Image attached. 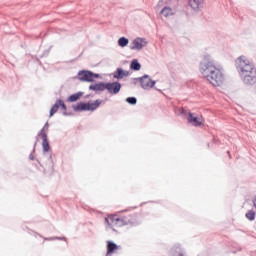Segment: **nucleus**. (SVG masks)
Masks as SVG:
<instances>
[{
    "label": "nucleus",
    "mask_w": 256,
    "mask_h": 256,
    "mask_svg": "<svg viewBox=\"0 0 256 256\" xmlns=\"http://www.w3.org/2000/svg\"><path fill=\"white\" fill-rule=\"evenodd\" d=\"M200 73L213 87H221L225 83V73L223 69L215 65V60L211 55L205 54L199 65Z\"/></svg>",
    "instance_id": "nucleus-1"
},
{
    "label": "nucleus",
    "mask_w": 256,
    "mask_h": 256,
    "mask_svg": "<svg viewBox=\"0 0 256 256\" xmlns=\"http://www.w3.org/2000/svg\"><path fill=\"white\" fill-rule=\"evenodd\" d=\"M177 115H184V117H187L188 123L192 125L193 127H201L203 125V122L205 121L203 119V116L196 115L191 112H187L185 108H178L177 109Z\"/></svg>",
    "instance_id": "nucleus-2"
},
{
    "label": "nucleus",
    "mask_w": 256,
    "mask_h": 256,
    "mask_svg": "<svg viewBox=\"0 0 256 256\" xmlns=\"http://www.w3.org/2000/svg\"><path fill=\"white\" fill-rule=\"evenodd\" d=\"M101 103V100H96L94 103L78 102L77 104L72 105V109L75 113H81V111H95L99 109Z\"/></svg>",
    "instance_id": "nucleus-3"
},
{
    "label": "nucleus",
    "mask_w": 256,
    "mask_h": 256,
    "mask_svg": "<svg viewBox=\"0 0 256 256\" xmlns=\"http://www.w3.org/2000/svg\"><path fill=\"white\" fill-rule=\"evenodd\" d=\"M236 69L241 75L242 73H245V71H248V73H251V71H256L255 66L253 63H251L245 56H240L236 61Z\"/></svg>",
    "instance_id": "nucleus-4"
},
{
    "label": "nucleus",
    "mask_w": 256,
    "mask_h": 256,
    "mask_svg": "<svg viewBox=\"0 0 256 256\" xmlns=\"http://www.w3.org/2000/svg\"><path fill=\"white\" fill-rule=\"evenodd\" d=\"M137 81H139L142 89H153L155 87V84L157 83L155 80L151 79V76L148 74H145L142 77L134 78V85H137Z\"/></svg>",
    "instance_id": "nucleus-5"
},
{
    "label": "nucleus",
    "mask_w": 256,
    "mask_h": 256,
    "mask_svg": "<svg viewBox=\"0 0 256 256\" xmlns=\"http://www.w3.org/2000/svg\"><path fill=\"white\" fill-rule=\"evenodd\" d=\"M241 80L244 85H255L256 83V70L255 71H244L240 74Z\"/></svg>",
    "instance_id": "nucleus-6"
},
{
    "label": "nucleus",
    "mask_w": 256,
    "mask_h": 256,
    "mask_svg": "<svg viewBox=\"0 0 256 256\" xmlns=\"http://www.w3.org/2000/svg\"><path fill=\"white\" fill-rule=\"evenodd\" d=\"M147 40L145 38L137 37L133 40L132 45L130 46V49L132 51H141L143 47H146Z\"/></svg>",
    "instance_id": "nucleus-7"
},
{
    "label": "nucleus",
    "mask_w": 256,
    "mask_h": 256,
    "mask_svg": "<svg viewBox=\"0 0 256 256\" xmlns=\"http://www.w3.org/2000/svg\"><path fill=\"white\" fill-rule=\"evenodd\" d=\"M121 83L119 82H108L106 83V89L111 95H117L121 91Z\"/></svg>",
    "instance_id": "nucleus-8"
},
{
    "label": "nucleus",
    "mask_w": 256,
    "mask_h": 256,
    "mask_svg": "<svg viewBox=\"0 0 256 256\" xmlns=\"http://www.w3.org/2000/svg\"><path fill=\"white\" fill-rule=\"evenodd\" d=\"M78 79L83 83H92L91 71L90 70H80L78 72Z\"/></svg>",
    "instance_id": "nucleus-9"
},
{
    "label": "nucleus",
    "mask_w": 256,
    "mask_h": 256,
    "mask_svg": "<svg viewBox=\"0 0 256 256\" xmlns=\"http://www.w3.org/2000/svg\"><path fill=\"white\" fill-rule=\"evenodd\" d=\"M105 223L107 227H119V216L117 215H108V217L105 218Z\"/></svg>",
    "instance_id": "nucleus-10"
},
{
    "label": "nucleus",
    "mask_w": 256,
    "mask_h": 256,
    "mask_svg": "<svg viewBox=\"0 0 256 256\" xmlns=\"http://www.w3.org/2000/svg\"><path fill=\"white\" fill-rule=\"evenodd\" d=\"M121 246L117 245L115 242L108 240L107 241V253L106 256H112L115 251L119 250Z\"/></svg>",
    "instance_id": "nucleus-11"
},
{
    "label": "nucleus",
    "mask_w": 256,
    "mask_h": 256,
    "mask_svg": "<svg viewBox=\"0 0 256 256\" xmlns=\"http://www.w3.org/2000/svg\"><path fill=\"white\" fill-rule=\"evenodd\" d=\"M188 3L193 11L199 12L203 9V3H205V0H188Z\"/></svg>",
    "instance_id": "nucleus-12"
},
{
    "label": "nucleus",
    "mask_w": 256,
    "mask_h": 256,
    "mask_svg": "<svg viewBox=\"0 0 256 256\" xmlns=\"http://www.w3.org/2000/svg\"><path fill=\"white\" fill-rule=\"evenodd\" d=\"M125 77H129V71L124 70L123 68H117L113 74V78L118 79V81L125 79Z\"/></svg>",
    "instance_id": "nucleus-13"
},
{
    "label": "nucleus",
    "mask_w": 256,
    "mask_h": 256,
    "mask_svg": "<svg viewBox=\"0 0 256 256\" xmlns=\"http://www.w3.org/2000/svg\"><path fill=\"white\" fill-rule=\"evenodd\" d=\"M125 225L135 226L137 223L133 222L132 219L127 216L119 217L118 227H124Z\"/></svg>",
    "instance_id": "nucleus-14"
},
{
    "label": "nucleus",
    "mask_w": 256,
    "mask_h": 256,
    "mask_svg": "<svg viewBox=\"0 0 256 256\" xmlns=\"http://www.w3.org/2000/svg\"><path fill=\"white\" fill-rule=\"evenodd\" d=\"M105 89H107V83L105 82H99L89 86L90 91H105Z\"/></svg>",
    "instance_id": "nucleus-15"
},
{
    "label": "nucleus",
    "mask_w": 256,
    "mask_h": 256,
    "mask_svg": "<svg viewBox=\"0 0 256 256\" xmlns=\"http://www.w3.org/2000/svg\"><path fill=\"white\" fill-rule=\"evenodd\" d=\"M171 256H185V252L181 249L180 245L174 246L170 251Z\"/></svg>",
    "instance_id": "nucleus-16"
},
{
    "label": "nucleus",
    "mask_w": 256,
    "mask_h": 256,
    "mask_svg": "<svg viewBox=\"0 0 256 256\" xmlns=\"http://www.w3.org/2000/svg\"><path fill=\"white\" fill-rule=\"evenodd\" d=\"M60 107H61V99H57L55 104L50 109L49 117H53L54 114L59 111Z\"/></svg>",
    "instance_id": "nucleus-17"
},
{
    "label": "nucleus",
    "mask_w": 256,
    "mask_h": 256,
    "mask_svg": "<svg viewBox=\"0 0 256 256\" xmlns=\"http://www.w3.org/2000/svg\"><path fill=\"white\" fill-rule=\"evenodd\" d=\"M81 97H83V92H77L75 94H71L67 98V102L68 103H75L76 101H79V99H81Z\"/></svg>",
    "instance_id": "nucleus-18"
},
{
    "label": "nucleus",
    "mask_w": 256,
    "mask_h": 256,
    "mask_svg": "<svg viewBox=\"0 0 256 256\" xmlns=\"http://www.w3.org/2000/svg\"><path fill=\"white\" fill-rule=\"evenodd\" d=\"M42 151L43 155H47L51 151V146L49 145V140L47 138L42 139Z\"/></svg>",
    "instance_id": "nucleus-19"
},
{
    "label": "nucleus",
    "mask_w": 256,
    "mask_h": 256,
    "mask_svg": "<svg viewBox=\"0 0 256 256\" xmlns=\"http://www.w3.org/2000/svg\"><path fill=\"white\" fill-rule=\"evenodd\" d=\"M130 69L131 71H141V63H139V60H132L130 63Z\"/></svg>",
    "instance_id": "nucleus-20"
},
{
    "label": "nucleus",
    "mask_w": 256,
    "mask_h": 256,
    "mask_svg": "<svg viewBox=\"0 0 256 256\" xmlns=\"http://www.w3.org/2000/svg\"><path fill=\"white\" fill-rule=\"evenodd\" d=\"M160 14H162L163 17H171L172 15H174L173 9H171V7H169V6H165V7L161 10Z\"/></svg>",
    "instance_id": "nucleus-21"
},
{
    "label": "nucleus",
    "mask_w": 256,
    "mask_h": 256,
    "mask_svg": "<svg viewBox=\"0 0 256 256\" xmlns=\"http://www.w3.org/2000/svg\"><path fill=\"white\" fill-rule=\"evenodd\" d=\"M118 45L119 47H127L129 45V40L127 37L123 36L118 39Z\"/></svg>",
    "instance_id": "nucleus-22"
},
{
    "label": "nucleus",
    "mask_w": 256,
    "mask_h": 256,
    "mask_svg": "<svg viewBox=\"0 0 256 256\" xmlns=\"http://www.w3.org/2000/svg\"><path fill=\"white\" fill-rule=\"evenodd\" d=\"M60 109L64 111L63 112L64 117H69L71 115V113L67 112V105L62 99H60Z\"/></svg>",
    "instance_id": "nucleus-23"
},
{
    "label": "nucleus",
    "mask_w": 256,
    "mask_h": 256,
    "mask_svg": "<svg viewBox=\"0 0 256 256\" xmlns=\"http://www.w3.org/2000/svg\"><path fill=\"white\" fill-rule=\"evenodd\" d=\"M245 217H246V219H248V221H255L256 213L253 210H249L246 213Z\"/></svg>",
    "instance_id": "nucleus-24"
},
{
    "label": "nucleus",
    "mask_w": 256,
    "mask_h": 256,
    "mask_svg": "<svg viewBox=\"0 0 256 256\" xmlns=\"http://www.w3.org/2000/svg\"><path fill=\"white\" fill-rule=\"evenodd\" d=\"M126 103L129 105H137V97H128L126 98Z\"/></svg>",
    "instance_id": "nucleus-25"
},
{
    "label": "nucleus",
    "mask_w": 256,
    "mask_h": 256,
    "mask_svg": "<svg viewBox=\"0 0 256 256\" xmlns=\"http://www.w3.org/2000/svg\"><path fill=\"white\" fill-rule=\"evenodd\" d=\"M38 137H42L43 139H47V133L45 132V128H42L40 132L38 133Z\"/></svg>",
    "instance_id": "nucleus-26"
},
{
    "label": "nucleus",
    "mask_w": 256,
    "mask_h": 256,
    "mask_svg": "<svg viewBox=\"0 0 256 256\" xmlns=\"http://www.w3.org/2000/svg\"><path fill=\"white\" fill-rule=\"evenodd\" d=\"M100 75L91 71V79H92V83L95 81V79H99Z\"/></svg>",
    "instance_id": "nucleus-27"
},
{
    "label": "nucleus",
    "mask_w": 256,
    "mask_h": 256,
    "mask_svg": "<svg viewBox=\"0 0 256 256\" xmlns=\"http://www.w3.org/2000/svg\"><path fill=\"white\" fill-rule=\"evenodd\" d=\"M55 239H58L59 241H62V239H65V238H62V237H50V238H46V241H55Z\"/></svg>",
    "instance_id": "nucleus-28"
},
{
    "label": "nucleus",
    "mask_w": 256,
    "mask_h": 256,
    "mask_svg": "<svg viewBox=\"0 0 256 256\" xmlns=\"http://www.w3.org/2000/svg\"><path fill=\"white\" fill-rule=\"evenodd\" d=\"M43 129H44V130L46 129V131L49 129V122H46V123H45Z\"/></svg>",
    "instance_id": "nucleus-29"
},
{
    "label": "nucleus",
    "mask_w": 256,
    "mask_h": 256,
    "mask_svg": "<svg viewBox=\"0 0 256 256\" xmlns=\"http://www.w3.org/2000/svg\"><path fill=\"white\" fill-rule=\"evenodd\" d=\"M29 159H30V161H35V156H33V153H31V154L29 155Z\"/></svg>",
    "instance_id": "nucleus-30"
},
{
    "label": "nucleus",
    "mask_w": 256,
    "mask_h": 256,
    "mask_svg": "<svg viewBox=\"0 0 256 256\" xmlns=\"http://www.w3.org/2000/svg\"><path fill=\"white\" fill-rule=\"evenodd\" d=\"M48 160H49V161H52V156H51V154L48 155Z\"/></svg>",
    "instance_id": "nucleus-31"
},
{
    "label": "nucleus",
    "mask_w": 256,
    "mask_h": 256,
    "mask_svg": "<svg viewBox=\"0 0 256 256\" xmlns=\"http://www.w3.org/2000/svg\"><path fill=\"white\" fill-rule=\"evenodd\" d=\"M37 146V142L34 144V148ZM33 153H35V149H33Z\"/></svg>",
    "instance_id": "nucleus-32"
}]
</instances>
